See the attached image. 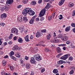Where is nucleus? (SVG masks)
Listing matches in <instances>:
<instances>
[{
  "label": "nucleus",
  "instance_id": "22",
  "mask_svg": "<svg viewBox=\"0 0 75 75\" xmlns=\"http://www.w3.org/2000/svg\"><path fill=\"white\" fill-rule=\"evenodd\" d=\"M74 3L70 2L69 4V6L70 7H72L74 6Z\"/></svg>",
  "mask_w": 75,
  "mask_h": 75
},
{
  "label": "nucleus",
  "instance_id": "62",
  "mask_svg": "<svg viewBox=\"0 0 75 75\" xmlns=\"http://www.w3.org/2000/svg\"><path fill=\"white\" fill-rule=\"evenodd\" d=\"M72 31L73 32L75 33V28H73L72 29Z\"/></svg>",
  "mask_w": 75,
  "mask_h": 75
},
{
  "label": "nucleus",
  "instance_id": "26",
  "mask_svg": "<svg viewBox=\"0 0 75 75\" xmlns=\"http://www.w3.org/2000/svg\"><path fill=\"white\" fill-rule=\"evenodd\" d=\"M57 52H60L61 51V49L59 47H58L57 48Z\"/></svg>",
  "mask_w": 75,
  "mask_h": 75
},
{
  "label": "nucleus",
  "instance_id": "16",
  "mask_svg": "<svg viewBox=\"0 0 75 75\" xmlns=\"http://www.w3.org/2000/svg\"><path fill=\"white\" fill-rule=\"evenodd\" d=\"M25 40V41H26V42H29V41H30V40H29L28 39V35H27L24 38Z\"/></svg>",
  "mask_w": 75,
  "mask_h": 75
},
{
  "label": "nucleus",
  "instance_id": "3",
  "mask_svg": "<svg viewBox=\"0 0 75 75\" xmlns=\"http://www.w3.org/2000/svg\"><path fill=\"white\" fill-rule=\"evenodd\" d=\"M11 31L12 33L16 34V35H18V30L16 28H13L11 29Z\"/></svg>",
  "mask_w": 75,
  "mask_h": 75
},
{
  "label": "nucleus",
  "instance_id": "14",
  "mask_svg": "<svg viewBox=\"0 0 75 75\" xmlns=\"http://www.w3.org/2000/svg\"><path fill=\"white\" fill-rule=\"evenodd\" d=\"M65 1V0H61L59 2V5L60 6H62L63 4H64V3Z\"/></svg>",
  "mask_w": 75,
  "mask_h": 75
},
{
  "label": "nucleus",
  "instance_id": "28",
  "mask_svg": "<svg viewBox=\"0 0 75 75\" xmlns=\"http://www.w3.org/2000/svg\"><path fill=\"white\" fill-rule=\"evenodd\" d=\"M31 5H33V6H34L36 4H37V3H36V2L35 1H32V2L31 3Z\"/></svg>",
  "mask_w": 75,
  "mask_h": 75
},
{
  "label": "nucleus",
  "instance_id": "25",
  "mask_svg": "<svg viewBox=\"0 0 75 75\" xmlns=\"http://www.w3.org/2000/svg\"><path fill=\"white\" fill-rule=\"evenodd\" d=\"M2 63L3 66H5L6 65V62L5 60H3L2 62Z\"/></svg>",
  "mask_w": 75,
  "mask_h": 75
},
{
  "label": "nucleus",
  "instance_id": "20",
  "mask_svg": "<svg viewBox=\"0 0 75 75\" xmlns=\"http://www.w3.org/2000/svg\"><path fill=\"white\" fill-rule=\"evenodd\" d=\"M18 48V45H15L13 47L12 50L13 51H15V50H17Z\"/></svg>",
  "mask_w": 75,
  "mask_h": 75
},
{
  "label": "nucleus",
  "instance_id": "37",
  "mask_svg": "<svg viewBox=\"0 0 75 75\" xmlns=\"http://www.w3.org/2000/svg\"><path fill=\"white\" fill-rule=\"evenodd\" d=\"M16 57L18 58H20L21 56H20V53H18L16 54Z\"/></svg>",
  "mask_w": 75,
  "mask_h": 75
},
{
  "label": "nucleus",
  "instance_id": "47",
  "mask_svg": "<svg viewBox=\"0 0 75 75\" xmlns=\"http://www.w3.org/2000/svg\"><path fill=\"white\" fill-rule=\"evenodd\" d=\"M71 25L73 27H75V23H72L71 24Z\"/></svg>",
  "mask_w": 75,
  "mask_h": 75
},
{
  "label": "nucleus",
  "instance_id": "33",
  "mask_svg": "<svg viewBox=\"0 0 75 75\" xmlns=\"http://www.w3.org/2000/svg\"><path fill=\"white\" fill-rule=\"evenodd\" d=\"M62 37V35L61 34H59L57 36V38H61Z\"/></svg>",
  "mask_w": 75,
  "mask_h": 75
},
{
  "label": "nucleus",
  "instance_id": "27",
  "mask_svg": "<svg viewBox=\"0 0 75 75\" xmlns=\"http://www.w3.org/2000/svg\"><path fill=\"white\" fill-rule=\"evenodd\" d=\"M52 42L54 43H57V42H58V40L57 39H54L53 40Z\"/></svg>",
  "mask_w": 75,
  "mask_h": 75
},
{
  "label": "nucleus",
  "instance_id": "58",
  "mask_svg": "<svg viewBox=\"0 0 75 75\" xmlns=\"http://www.w3.org/2000/svg\"><path fill=\"white\" fill-rule=\"evenodd\" d=\"M28 58H29L28 57H27V56H25V59L26 60H28Z\"/></svg>",
  "mask_w": 75,
  "mask_h": 75
},
{
  "label": "nucleus",
  "instance_id": "29",
  "mask_svg": "<svg viewBox=\"0 0 75 75\" xmlns=\"http://www.w3.org/2000/svg\"><path fill=\"white\" fill-rule=\"evenodd\" d=\"M66 46V44H63L59 45H58L59 47H65Z\"/></svg>",
  "mask_w": 75,
  "mask_h": 75
},
{
  "label": "nucleus",
  "instance_id": "32",
  "mask_svg": "<svg viewBox=\"0 0 75 75\" xmlns=\"http://www.w3.org/2000/svg\"><path fill=\"white\" fill-rule=\"evenodd\" d=\"M12 38H13V34H11L10 35L8 38L9 40H11V39H12Z\"/></svg>",
  "mask_w": 75,
  "mask_h": 75
},
{
  "label": "nucleus",
  "instance_id": "49",
  "mask_svg": "<svg viewBox=\"0 0 75 75\" xmlns=\"http://www.w3.org/2000/svg\"><path fill=\"white\" fill-rule=\"evenodd\" d=\"M45 69H44V68L42 69L41 70V73H43V72H44L45 71Z\"/></svg>",
  "mask_w": 75,
  "mask_h": 75
},
{
  "label": "nucleus",
  "instance_id": "46",
  "mask_svg": "<svg viewBox=\"0 0 75 75\" xmlns=\"http://www.w3.org/2000/svg\"><path fill=\"white\" fill-rule=\"evenodd\" d=\"M11 58L13 60H14V61H16L17 60V59H16V58L14 57V56L12 57Z\"/></svg>",
  "mask_w": 75,
  "mask_h": 75
},
{
  "label": "nucleus",
  "instance_id": "50",
  "mask_svg": "<svg viewBox=\"0 0 75 75\" xmlns=\"http://www.w3.org/2000/svg\"><path fill=\"white\" fill-rule=\"evenodd\" d=\"M44 20V18L41 17L40 18V21H43V20Z\"/></svg>",
  "mask_w": 75,
  "mask_h": 75
},
{
  "label": "nucleus",
  "instance_id": "42",
  "mask_svg": "<svg viewBox=\"0 0 75 75\" xmlns=\"http://www.w3.org/2000/svg\"><path fill=\"white\" fill-rule=\"evenodd\" d=\"M61 55H62V53H60L58 54L57 55L56 57L57 58H59Z\"/></svg>",
  "mask_w": 75,
  "mask_h": 75
},
{
  "label": "nucleus",
  "instance_id": "36",
  "mask_svg": "<svg viewBox=\"0 0 75 75\" xmlns=\"http://www.w3.org/2000/svg\"><path fill=\"white\" fill-rule=\"evenodd\" d=\"M9 67L11 70H14V67L13 66H11Z\"/></svg>",
  "mask_w": 75,
  "mask_h": 75
},
{
  "label": "nucleus",
  "instance_id": "63",
  "mask_svg": "<svg viewBox=\"0 0 75 75\" xmlns=\"http://www.w3.org/2000/svg\"><path fill=\"white\" fill-rule=\"evenodd\" d=\"M13 75H18L17 73L14 72L13 73Z\"/></svg>",
  "mask_w": 75,
  "mask_h": 75
},
{
  "label": "nucleus",
  "instance_id": "30",
  "mask_svg": "<svg viewBox=\"0 0 75 75\" xmlns=\"http://www.w3.org/2000/svg\"><path fill=\"white\" fill-rule=\"evenodd\" d=\"M23 21H24H24H28V19H27V17L25 16H24L23 17Z\"/></svg>",
  "mask_w": 75,
  "mask_h": 75
},
{
  "label": "nucleus",
  "instance_id": "45",
  "mask_svg": "<svg viewBox=\"0 0 75 75\" xmlns=\"http://www.w3.org/2000/svg\"><path fill=\"white\" fill-rule=\"evenodd\" d=\"M41 33H45L47 32V31L46 30V29H44L41 30Z\"/></svg>",
  "mask_w": 75,
  "mask_h": 75
},
{
  "label": "nucleus",
  "instance_id": "9",
  "mask_svg": "<svg viewBox=\"0 0 75 75\" xmlns=\"http://www.w3.org/2000/svg\"><path fill=\"white\" fill-rule=\"evenodd\" d=\"M13 1L14 0H8L6 2V3L7 4H11Z\"/></svg>",
  "mask_w": 75,
  "mask_h": 75
},
{
  "label": "nucleus",
  "instance_id": "6",
  "mask_svg": "<svg viewBox=\"0 0 75 75\" xmlns=\"http://www.w3.org/2000/svg\"><path fill=\"white\" fill-rule=\"evenodd\" d=\"M43 35V34L41 33V32H38L36 34V36L38 38L39 37H42Z\"/></svg>",
  "mask_w": 75,
  "mask_h": 75
},
{
  "label": "nucleus",
  "instance_id": "4",
  "mask_svg": "<svg viewBox=\"0 0 75 75\" xmlns=\"http://www.w3.org/2000/svg\"><path fill=\"white\" fill-rule=\"evenodd\" d=\"M70 56V54H67L66 55L61 57H60V59H62V60H66L67 59L68 57H69Z\"/></svg>",
  "mask_w": 75,
  "mask_h": 75
},
{
  "label": "nucleus",
  "instance_id": "52",
  "mask_svg": "<svg viewBox=\"0 0 75 75\" xmlns=\"http://www.w3.org/2000/svg\"><path fill=\"white\" fill-rule=\"evenodd\" d=\"M1 26L2 27H4V26H5L6 25V24L4 23H1Z\"/></svg>",
  "mask_w": 75,
  "mask_h": 75
},
{
  "label": "nucleus",
  "instance_id": "2",
  "mask_svg": "<svg viewBox=\"0 0 75 75\" xmlns=\"http://www.w3.org/2000/svg\"><path fill=\"white\" fill-rule=\"evenodd\" d=\"M33 57L35 59V60L38 61H40L42 59V58L40 57V55L39 54H37L33 55Z\"/></svg>",
  "mask_w": 75,
  "mask_h": 75
},
{
  "label": "nucleus",
  "instance_id": "11",
  "mask_svg": "<svg viewBox=\"0 0 75 75\" xmlns=\"http://www.w3.org/2000/svg\"><path fill=\"white\" fill-rule=\"evenodd\" d=\"M30 62L31 64H35V59L33 57H32L30 58Z\"/></svg>",
  "mask_w": 75,
  "mask_h": 75
},
{
  "label": "nucleus",
  "instance_id": "54",
  "mask_svg": "<svg viewBox=\"0 0 75 75\" xmlns=\"http://www.w3.org/2000/svg\"><path fill=\"white\" fill-rule=\"evenodd\" d=\"M21 6H22L21 5H18L17 6V8H20Z\"/></svg>",
  "mask_w": 75,
  "mask_h": 75
},
{
  "label": "nucleus",
  "instance_id": "15",
  "mask_svg": "<svg viewBox=\"0 0 75 75\" xmlns=\"http://www.w3.org/2000/svg\"><path fill=\"white\" fill-rule=\"evenodd\" d=\"M64 63V61L62 60H60L57 62V64L59 65H61V64H62Z\"/></svg>",
  "mask_w": 75,
  "mask_h": 75
},
{
  "label": "nucleus",
  "instance_id": "35",
  "mask_svg": "<svg viewBox=\"0 0 75 75\" xmlns=\"http://www.w3.org/2000/svg\"><path fill=\"white\" fill-rule=\"evenodd\" d=\"M27 2H28V0H23V3L24 4H26L27 3Z\"/></svg>",
  "mask_w": 75,
  "mask_h": 75
},
{
  "label": "nucleus",
  "instance_id": "5",
  "mask_svg": "<svg viewBox=\"0 0 75 75\" xmlns=\"http://www.w3.org/2000/svg\"><path fill=\"white\" fill-rule=\"evenodd\" d=\"M45 9H43L39 14L40 16H42L44 15V14L45 13Z\"/></svg>",
  "mask_w": 75,
  "mask_h": 75
},
{
  "label": "nucleus",
  "instance_id": "31",
  "mask_svg": "<svg viewBox=\"0 0 75 75\" xmlns=\"http://www.w3.org/2000/svg\"><path fill=\"white\" fill-rule=\"evenodd\" d=\"M23 60H24V59H23L21 58H20L19 59V61H20V62H21V64H22V63H23Z\"/></svg>",
  "mask_w": 75,
  "mask_h": 75
},
{
  "label": "nucleus",
  "instance_id": "48",
  "mask_svg": "<svg viewBox=\"0 0 75 75\" xmlns=\"http://www.w3.org/2000/svg\"><path fill=\"white\" fill-rule=\"evenodd\" d=\"M4 10H5V7H2L1 8V11H3Z\"/></svg>",
  "mask_w": 75,
  "mask_h": 75
},
{
  "label": "nucleus",
  "instance_id": "44",
  "mask_svg": "<svg viewBox=\"0 0 75 75\" xmlns=\"http://www.w3.org/2000/svg\"><path fill=\"white\" fill-rule=\"evenodd\" d=\"M40 18H37L36 19H35V21H37V22H38L39 21H40Z\"/></svg>",
  "mask_w": 75,
  "mask_h": 75
},
{
  "label": "nucleus",
  "instance_id": "13",
  "mask_svg": "<svg viewBox=\"0 0 75 75\" xmlns=\"http://www.w3.org/2000/svg\"><path fill=\"white\" fill-rule=\"evenodd\" d=\"M31 66L29 63H27L25 65V68L27 69H28L30 68Z\"/></svg>",
  "mask_w": 75,
  "mask_h": 75
},
{
  "label": "nucleus",
  "instance_id": "51",
  "mask_svg": "<svg viewBox=\"0 0 75 75\" xmlns=\"http://www.w3.org/2000/svg\"><path fill=\"white\" fill-rule=\"evenodd\" d=\"M42 2V0H39L38 1V3L39 4H41Z\"/></svg>",
  "mask_w": 75,
  "mask_h": 75
},
{
  "label": "nucleus",
  "instance_id": "61",
  "mask_svg": "<svg viewBox=\"0 0 75 75\" xmlns=\"http://www.w3.org/2000/svg\"><path fill=\"white\" fill-rule=\"evenodd\" d=\"M52 0H48V2L50 3V4H51V3H52Z\"/></svg>",
  "mask_w": 75,
  "mask_h": 75
},
{
  "label": "nucleus",
  "instance_id": "43",
  "mask_svg": "<svg viewBox=\"0 0 75 75\" xmlns=\"http://www.w3.org/2000/svg\"><path fill=\"white\" fill-rule=\"evenodd\" d=\"M45 51L46 52H48L50 50L48 48H46L45 49Z\"/></svg>",
  "mask_w": 75,
  "mask_h": 75
},
{
  "label": "nucleus",
  "instance_id": "40",
  "mask_svg": "<svg viewBox=\"0 0 75 75\" xmlns=\"http://www.w3.org/2000/svg\"><path fill=\"white\" fill-rule=\"evenodd\" d=\"M9 8H10V7L6 6V7H5V11H8V10H9Z\"/></svg>",
  "mask_w": 75,
  "mask_h": 75
},
{
  "label": "nucleus",
  "instance_id": "60",
  "mask_svg": "<svg viewBox=\"0 0 75 75\" xmlns=\"http://www.w3.org/2000/svg\"><path fill=\"white\" fill-rule=\"evenodd\" d=\"M23 27H19V30H23Z\"/></svg>",
  "mask_w": 75,
  "mask_h": 75
},
{
  "label": "nucleus",
  "instance_id": "34",
  "mask_svg": "<svg viewBox=\"0 0 75 75\" xmlns=\"http://www.w3.org/2000/svg\"><path fill=\"white\" fill-rule=\"evenodd\" d=\"M69 61H72L73 60V57H72V56H70L69 57Z\"/></svg>",
  "mask_w": 75,
  "mask_h": 75
},
{
  "label": "nucleus",
  "instance_id": "57",
  "mask_svg": "<svg viewBox=\"0 0 75 75\" xmlns=\"http://www.w3.org/2000/svg\"><path fill=\"white\" fill-rule=\"evenodd\" d=\"M71 43V41H68L66 42V43L67 44H69Z\"/></svg>",
  "mask_w": 75,
  "mask_h": 75
},
{
  "label": "nucleus",
  "instance_id": "53",
  "mask_svg": "<svg viewBox=\"0 0 75 75\" xmlns=\"http://www.w3.org/2000/svg\"><path fill=\"white\" fill-rule=\"evenodd\" d=\"M75 15V10L73 11L72 12V16H74Z\"/></svg>",
  "mask_w": 75,
  "mask_h": 75
},
{
  "label": "nucleus",
  "instance_id": "41",
  "mask_svg": "<svg viewBox=\"0 0 75 75\" xmlns=\"http://www.w3.org/2000/svg\"><path fill=\"white\" fill-rule=\"evenodd\" d=\"M43 43H44V42L42 41L39 42V45L40 46L41 45H42V44H43Z\"/></svg>",
  "mask_w": 75,
  "mask_h": 75
},
{
  "label": "nucleus",
  "instance_id": "38",
  "mask_svg": "<svg viewBox=\"0 0 75 75\" xmlns=\"http://www.w3.org/2000/svg\"><path fill=\"white\" fill-rule=\"evenodd\" d=\"M74 71L73 70H71L69 72V74H71V75H72V74H74Z\"/></svg>",
  "mask_w": 75,
  "mask_h": 75
},
{
  "label": "nucleus",
  "instance_id": "10",
  "mask_svg": "<svg viewBox=\"0 0 75 75\" xmlns=\"http://www.w3.org/2000/svg\"><path fill=\"white\" fill-rule=\"evenodd\" d=\"M7 17V15L5 13H4L1 15V18L3 19V18H6Z\"/></svg>",
  "mask_w": 75,
  "mask_h": 75
},
{
  "label": "nucleus",
  "instance_id": "56",
  "mask_svg": "<svg viewBox=\"0 0 75 75\" xmlns=\"http://www.w3.org/2000/svg\"><path fill=\"white\" fill-rule=\"evenodd\" d=\"M48 19L49 20H51L52 19V18L51 16H50L48 17Z\"/></svg>",
  "mask_w": 75,
  "mask_h": 75
},
{
  "label": "nucleus",
  "instance_id": "7",
  "mask_svg": "<svg viewBox=\"0 0 75 75\" xmlns=\"http://www.w3.org/2000/svg\"><path fill=\"white\" fill-rule=\"evenodd\" d=\"M35 18H36V16H33L32 18V19L29 21V23H30V24H33V23H34V20H35Z\"/></svg>",
  "mask_w": 75,
  "mask_h": 75
},
{
  "label": "nucleus",
  "instance_id": "64",
  "mask_svg": "<svg viewBox=\"0 0 75 75\" xmlns=\"http://www.w3.org/2000/svg\"><path fill=\"white\" fill-rule=\"evenodd\" d=\"M4 75H11V74L9 73H6Z\"/></svg>",
  "mask_w": 75,
  "mask_h": 75
},
{
  "label": "nucleus",
  "instance_id": "8",
  "mask_svg": "<svg viewBox=\"0 0 75 75\" xmlns=\"http://www.w3.org/2000/svg\"><path fill=\"white\" fill-rule=\"evenodd\" d=\"M50 3H47L45 8H44L43 9H45V11H46V10H46V9H49V8H50Z\"/></svg>",
  "mask_w": 75,
  "mask_h": 75
},
{
  "label": "nucleus",
  "instance_id": "12",
  "mask_svg": "<svg viewBox=\"0 0 75 75\" xmlns=\"http://www.w3.org/2000/svg\"><path fill=\"white\" fill-rule=\"evenodd\" d=\"M61 39L63 41H67L68 40V37L67 36H65L62 38Z\"/></svg>",
  "mask_w": 75,
  "mask_h": 75
},
{
  "label": "nucleus",
  "instance_id": "39",
  "mask_svg": "<svg viewBox=\"0 0 75 75\" xmlns=\"http://www.w3.org/2000/svg\"><path fill=\"white\" fill-rule=\"evenodd\" d=\"M58 17L59 20H62V19L63 18V17H62V15H60L59 16H58Z\"/></svg>",
  "mask_w": 75,
  "mask_h": 75
},
{
  "label": "nucleus",
  "instance_id": "18",
  "mask_svg": "<svg viewBox=\"0 0 75 75\" xmlns=\"http://www.w3.org/2000/svg\"><path fill=\"white\" fill-rule=\"evenodd\" d=\"M51 35L49 34H48L46 37L47 39L48 40H50V38H51Z\"/></svg>",
  "mask_w": 75,
  "mask_h": 75
},
{
  "label": "nucleus",
  "instance_id": "55",
  "mask_svg": "<svg viewBox=\"0 0 75 75\" xmlns=\"http://www.w3.org/2000/svg\"><path fill=\"white\" fill-rule=\"evenodd\" d=\"M30 75H34V72L33 71H31Z\"/></svg>",
  "mask_w": 75,
  "mask_h": 75
},
{
  "label": "nucleus",
  "instance_id": "1",
  "mask_svg": "<svg viewBox=\"0 0 75 75\" xmlns=\"http://www.w3.org/2000/svg\"><path fill=\"white\" fill-rule=\"evenodd\" d=\"M22 13L23 15L25 16L27 15V14L28 13L29 14L30 16H33V15L35 14V12L32 11L31 8H27L24 9Z\"/></svg>",
  "mask_w": 75,
  "mask_h": 75
},
{
  "label": "nucleus",
  "instance_id": "23",
  "mask_svg": "<svg viewBox=\"0 0 75 75\" xmlns=\"http://www.w3.org/2000/svg\"><path fill=\"white\" fill-rule=\"evenodd\" d=\"M69 30H70V26L67 27L65 29V31H66V32L69 31Z\"/></svg>",
  "mask_w": 75,
  "mask_h": 75
},
{
  "label": "nucleus",
  "instance_id": "59",
  "mask_svg": "<svg viewBox=\"0 0 75 75\" xmlns=\"http://www.w3.org/2000/svg\"><path fill=\"white\" fill-rule=\"evenodd\" d=\"M71 69H72V70H75V67H71Z\"/></svg>",
  "mask_w": 75,
  "mask_h": 75
},
{
  "label": "nucleus",
  "instance_id": "17",
  "mask_svg": "<svg viewBox=\"0 0 75 75\" xmlns=\"http://www.w3.org/2000/svg\"><path fill=\"white\" fill-rule=\"evenodd\" d=\"M18 41L20 43H23V39L22 38H18Z\"/></svg>",
  "mask_w": 75,
  "mask_h": 75
},
{
  "label": "nucleus",
  "instance_id": "19",
  "mask_svg": "<svg viewBox=\"0 0 75 75\" xmlns=\"http://www.w3.org/2000/svg\"><path fill=\"white\" fill-rule=\"evenodd\" d=\"M17 20L19 21H23V19H22V16H19L17 18Z\"/></svg>",
  "mask_w": 75,
  "mask_h": 75
},
{
  "label": "nucleus",
  "instance_id": "21",
  "mask_svg": "<svg viewBox=\"0 0 75 75\" xmlns=\"http://www.w3.org/2000/svg\"><path fill=\"white\" fill-rule=\"evenodd\" d=\"M53 72L54 73V74H57V73L58 72V71L57 69H54L53 70Z\"/></svg>",
  "mask_w": 75,
  "mask_h": 75
},
{
  "label": "nucleus",
  "instance_id": "24",
  "mask_svg": "<svg viewBox=\"0 0 75 75\" xmlns=\"http://www.w3.org/2000/svg\"><path fill=\"white\" fill-rule=\"evenodd\" d=\"M9 54L10 56L11 57L14 54V52L12 51L10 52Z\"/></svg>",
  "mask_w": 75,
  "mask_h": 75
}]
</instances>
